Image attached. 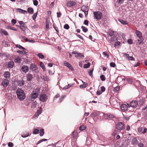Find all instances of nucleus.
Here are the masks:
<instances>
[{"instance_id": "f257e3e1", "label": "nucleus", "mask_w": 147, "mask_h": 147, "mask_svg": "<svg viewBox=\"0 0 147 147\" xmlns=\"http://www.w3.org/2000/svg\"><path fill=\"white\" fill-rule=\"evenodd\" d=\"M16 94L20 100H23L26 97L25 93L24 90L21 89H17Z\"/></svg>"}, {"instance_id": "f03ea898", "label": "nucleus", "mask_w": 147, "mask_h": 147, "mask_svg": "<svg viewBox=\"0 0 147 147\" xmlns=\"http://www.w3.org/2000/svg\"><path fill=\"white\" fill-rule=\"evenodd\" d=\"M40 92V89L39 88H37L35 89L32 93L31 96L32 98L35 99L38 96Z\"/></svg>"}, {"instance_id": "7ed1b4c3", "label": "nucleus", "mask_w": 147, "mask_h": 147, "mask_svg": "<svg viewBox=\"0 0 147 147\" xmlns=\"http://www.w3.org/2000/svg\"><path fill=\"white\" fill-rule=\"evenodd\" d=\"M130 106L129 104L127 105L125 104H122L121 106V109L124 111H128V112L132 111V109H130Z\"/></svg>"}, {"instance_id": "20e7f679", "label": "nucleus", "mask_w": 147, "mask_h": 147, "mask_svg": "<svg viewBox=\"0 0 147 147\" xmlns=\"http://www.w3.org/2000/svg\"><path fill=\"white\" fill-rule=\"evenodd\" d=\"M93 14L94 16V18L97 20L100 19L102 16V13L99 11L94 12Z\"/></svg>"}, {"instance_id": "39448f33", "label": "nucleus", "mask_w": 147, "mask_h": 147, "mask_svg": "<svg viewBox=\"0 0 147 147\" xmlns=\"http://www.w3.org/2000/svg\"><path fill=\"white\" fill-rule=\"evenodd\" d=\"M48 97L45 94H41L40 95V100L41 101L44 102L47 100Z\"/></svg>"}, {"instance_id": "423d86ee", "label": "nucleus", "mask_w": 147, "mask_h": 147, "mask_svg": "<svg viewBox=\"0 0 147 147\" xmlns=\"http://www.w3.org/2000/svg\"><path fill=\"white\" fill-rule=\"evenodd\" d=\"M124 126V124L123 123L119 122L116 125V128L118 130H121L123 129Z\"/></svg>"}, {"instance_id": "0eeeda50", "label": "nucleus", "mask_w": 147, "mask_h": 147, "mask_svg": "<svg viewBox=\"0 0 147 147\" xmlns=\"http://www.w3.org/2000/svg\"><path fill=\"white\" fill-rule=\"evenodd\" d=\"M123 56L126 59H127L129 61H134L135 59L133 57L129 56V55L128 54L126 53H123Z\"/></svg>"}, {"instance_id": "6e6552de", "label": "nucleus", "mask_w": 147, "mask_h": 147, "mask_svg": "<svg viewBox=\"0 0 147 147\" xmlns=\"http://www.w3.org/2000/svg\"><path fill=\"white\" fill-rule=\"evenodd\" d=\"M138 131L139 133L142 134H144L147 132V128L144 127H139L138 128Z\"/></svg>"}, {"instance_id": "1a4fd4ad", "label": "nucleus", "mask_w": 147, "mask_h": 147, "mask_svg": "<svg viewBox=\"0 0 147 147\" xmlns=\"http://www.w3.org/2000/svg\"><path fill=\"white\" fill-rule=\"evenodd\" d=\"M30 69L32 71H35L36 72L38 73V67L34 64H31L30 65Z\"/></svg>"}, {"instance_id": "9d476101", "label": "nucleus", "mask_w": 147, "mask_h": 147, "mask_svg": "<svg viewBox=\"0 0 147 147\" xmlns=\"http://www.w3.org/2000/svg\"><path fill=\"white\" fill-rule=\"evenodd\" d=\"M138 105V102L136 100H133L131 102L129 105L130 106V109H131V107L135 108L137 107Z\"/></svg>"}, {"instance_id": "9b49d317", "label": "nucleus", "mask_w": 147, "mask_h": 147, "mask_svg": "<svg viewBox=\"0 0 147 147\" xmlns=\"http://www.w3.org/2000/svg\"><path fill=\"white\" fill-rule=\"evenodd\" d=\"M114 33V32L112 30L109 31V39H110V40L111 41L115 40L114 38H113V36Z\"/></svg>"}, {"instance_id": "f8f14e48", "label": "nucleus", "mask_w": 147, "mask_h": 147, "mask_svg": "<svg viewBox=\"0 0 147 147\" xmlns=\"http://www.w3.org/2000/svg\"><path fill=\"white\" fill-rule=\"evenodd\" d=\"M81 10L84 13L85 16H87L88 14V8L86 6H82L81 8Z\"/></svg>"}, {"instance_id": "ddd939ff", "label": "nucleus", "mask_w": 147, "mask_h": 147, "mask_svg": "<svg viewBox=\"0 0 147 147\" xmlns=\"http://www.w3.org/2000/svg\"><path fill=\"white\" fill-rule=\"evenodd\" d=\"M9 84V81L7 79H4L1 85L4 87H6Z\"/></svg>"}, {"instance_id": "4468645a", "label": "nucleus", "mask_w": 147, "mask_h": 147, "mask_svg": "<svg viewBox=\"0 0 147 147\" xmlns=\"http://www.w3.org/2000/svg\"><path fill=\"white\" fill-rule=\"evenodd\" d=\"M76 3L75 2L71 1L68 2L66 3V5L68 7H71L75 5Z\"/></svg>"}, {"instance_id": "2eb2a0df", "label": "nucleus", "mask_w": 147, "mask_h": 147, "mask_svg": "<svg viewBox=\"0 0 147 147\" xmlns=\"http://www.w3.org/2000/svg\"><path fill=\"white\" fill-rule=\"evenodd\" d=\"M33 78V75L30 73H28L27 75V80L28 81H31Z\"/></svg>"}, {"instance_id": "dca6fc26", "label": "nucleus", "mask_w": 147, "mask_h": 147, "mask_svg": "<svg viewBox=\"0 0 147 147\" xmlns=\"http://www.w3.org/2000/svg\"><path fill=\"white\" fill-rule=\"evenodd\" d=\"M22 70L23 72L26 73L28 71L29 68L27 65H24L22 67Z\"/></svg>"}, {"instance_id": "f3484780", "label": "nucleus", "mask_w": 147, "mask_h": 147, "mask_svg": "<svg viewBox=\"0 0 147 147\" xmlns=\"http://www.w3.org/2000/svg\"><path fill=\"white\" fill-rule=\"evenodd\" d=\"M64 65H65L67 67L71 70L73 69V68L72 66L68 62L66 61H65L64 62Z\"/></svg>"}, {"instance_id": "a211bd4d", "label": "nucleus", "mask_w": 147, "mask_h": 147, "mask_svg": "<svg viewBox=\"0 0 147 147\" xmlns=\"http://www.w3.org/2000/svg\"><path fill=\"white\" fill-rule=\"evenodd\" d=\"M131 142L132 144L135 146L138 143V141L136 138H133Z\"/></svg>"}, {"instance_id": "6ab92c4d", "label": "nucleus", "mask_w": 147, "mask_h": 147, "mask_svg": "<svg viewBox=\"0 0 147 147\" xmlns=\"http://www.w3.org/2000/svg\"><path fill=\"white\" fill-rule=\"evenodd\" d=\"M136 33L137 36L140 39L142 37V33L139 31L137 30L136 31Z\"/></svg>"}, {"instance_id": "aec40b11", "label": "nucleus", "mask_w": 147, "mask_h": 147, "mask_svg": "<svg viewBox=\"0 0 147 147\" xmlns=\"http://www.w3.org/2000/svg\"><path fill=\"white\" fill-rule=\"evenodd\" d=\"M24 83V81L23 80L18 81V85L20 86H23Z\"/></svg>"}, {"instance_id": "412c9836", "label": "nucleus", "mask_w": 147, "mask_h": 147, "mask_svg": "<svg viewBox=\"0 0 147 147\" xmlns=\"http://www.w3.org/2000/svg\"><path fill=\"white\" fill-rule=\"evenodd\" d=\"M107 116L108 119H111L112 120H113L115 118V117L114 115L110 113H108L107 114Z\"/></svg>"}, {"instance_id": "4be33fe9", "label": "nucleus", "mask_w": 147, "mask_h": 147, "mask_svg": "<svg viewBox=\"0 0 147 147\" xmlns=\"http://www.w3.org/2000/svg\"><path fill=\"white\" fill-rule=\"evenodd\" d=\"M4 76L5 78H9L10 76V73L8 71L5 72L4 74Z\"/></svg>"}, {"instance_id": "5701e85b", "label": "nucleus", "mask_w": 147, "mask_h": 147, "mask_svg": "<svg viewBox=\"0 0 147 147\" xmlns=\"http://www.w3.org/2000/svg\"><path fill=\"white\" fill-rule=\"evenodd\" d=\"M14 62L13 61H11L9 62L8 66L10 68H12L14 65Z\"/></svg>"}, {"instance_id": "b1692460", "label": "nucleus", "mask_w": 147, "mask_h": 147, "mask_svg": "<svg viewBox=\"0 0 147 147\" xmlns=\"http://www.w3.org/2000/svg\"><path fill=\"white\" fill-rule=\"evenodd\" d=\"M118 20L121 23L123 24L126 25L127 24V22L126 21L122 19H119Z\"/></svg>"}, {"instance_id": "393cba45", "label": "nucleus", "mask_w": 147, "mask_h": 147, "mask_svg": "<svg viewBox=\"0 0 147 147\" xmlns=\"http://www.w3.org/2000/svg\"><path fill=\"white\" fill-rule=\"evenodd\" d=\"M17 10L19 12L22 13L24 14L25 13H27V11H26L20 8H18L17 9Z\"/></svg>"}, {"instance_id": "a878e982", "label": "nucleus", "mask_w": 147, "mask_h": 147, "mask_svg": "<svg viewBox=\"0 0 147 147\" xmlns=\"http://www.w3.org/2000/svg\"><path fill=\"white\" fill-rule=\"evenodd\" d=\"M75 56L77 58H80L82 57H83L84 56L82 54V53H77L76 54V55H75Z\"/></svg>"}, {"instance_id": "bb28decb", "label": "nucleus", "mask_w": 147, "mask_h": 147, "mask_svg": "<svg viewBox=\"0 0 147 147\" xmlns=\"http://www.w3.org/2000/svg\"><path fill=\"white\" fill-rule=\"evenodd\" d=\"M72 135L73 138L74 139H77V132L76 131H74Z\"/></svg>"}, {"instance_id": "cd10ccee", "label": "nucleus", "mask_w": 147, "mask_h": 147, "mask_svg": "<svg viewBox=\"0 0 147 147\" xmlns=\"http://www.w3.org/2000/svg\"><path fill=\"white\" fill-rule=\"evenodd\" d=\"M0 33L5 35H8V32L5 30L3 29H1L0 30Z\"/></svg>"}, {"instance_id": "c85d7f7f", "label": "nucleus", "mask_w": 147, "mask_h": 147, "mask_svg": "<svg viewBox=\"0 0 147 147\" xmlns=\"http://www.w3.org/2000/svg\"><path fill=\"white\" fill-rule=\"evenodd\" d=\"M19 27H20L21 29L23 31V33L25 34L26 33L25 30L27 28L26 27L24 26V25L21 26H19Z\"/></svg>"}, {"instance_id": "c756f323", "label": "nucleus", "mask_w": 147, "mask_h": 147, "mask_svg": "<svg viewBox=\"0 0 147 147\" xmlns=\"http://www.w3.org/2000/svg\"><path fill=\"white\" fill-rule=\"evenodd\" d=\"M28 12L30 13L33 14L34 13V10L32 8L29 7L27 9Z\"/></svg>"}, {"instance_id": "7c9ffc66", "label": "nucleus", "mask_w": 147, "mask_h": 147, "mask_svg": "<svg viewBox=\"0 0 147 147\" xmlns=\"http://www.w3.org/2000/svg\"><path fill=\"white\" fill-rule=\"evenodd\" d=\"M15 46L16 47H18L20 49H22L23 50H26V49L24 47L21 46L20 45H16Z\"/></svg>"}, {"instance_id": "2f4dec72", "label": "nucleus", "mask_w": 147, "mask_h": 147, "mask_svg": "<svg viewBox=\"0 0 147 147\" xmlns=\"http://www.w3.org/2000/svg\"><path fill=\"white\" fill-rule=\"evenodd\" d=\"M37 56L40 59H43L44 58V56L41 53H39L37 54Z\"/></svg>"}, {"instance_id": "473e14b6", "label": "nucleus", "mask_w": 147, "mask_h": 147, "mask_svg": "<svg viewBox=\"0 0 147 147\" xmlns=\"http://www.w3.org/2000/svg\"><path fill=\"white\" fill-rule=\"evenodd\" d=\"M21 58L20 57H18L17 58L15 59V61L17 63H20L21 61Z\"/></svg>"}, {"instance_id": "72a5a7b5", "label": "nucleus", "mask_w": 147, "mask_h": 147, "mask_svg": "<svg viewBox=\"0 0 147 147\" xmlns=\"http://www.w3.org/2000/svg\"><path fill=\"white\" fill-rule=\"evenodd\" d=\"M120 87L119 86H118L115 87L114 89V91L115 92H117L119 90Z\"/></svg>"}, {"instance_id": "f704fd0d", "label": "nucleus", "mask_w": 147, "mask_h": 147, "mask_svg": "<svg viewBox=\"0 0 147 147\" xmlns=\"http://www.w3.org/2000/svg\"><path fill=\"white\" fill-rule=\"evenodd\" d=\"M39 130L37 129H34L33 131V133L35 134H36L39 133Z\"/></svg>"}, {"instance_id": "c9c22d12", "label": "nucleus", "mask_w": 147, "mask_h": 147, "mask_svg": "<svg viewBox=\"0 0 147 147\" xmlns=\"http://www.w3.org/2000/svg\"><path fill=\"white\" fill-rule=\"evenodd\" d=\"M44 130L43 129H41L40 130V136H42L44 135Z\"/></svg>"}, {"instance_id": "e433bc0d", "label": "nucleus", "mask_w": 147, "mask_h": 147, "mask_svg": "<svg viewBox=\"0 0 147 147\" xmlns=\"http://www.w3.org/2000/svg\"><path fill=\"white\" fill-rule=\"evenodd\" d=\"M90 66V63H88L84 65V68H88Z\"/></svg>"}, {"instance_id": "4c0bfd02", "label": "nucleus", "mask_w": 147, "mask_h": 147, "mask_svg": "<svg viewBox=\"0 0 147 147\" xmlns=\"http://www.w3.org/2000/svg\"><path fill=\"white\" fill-rule=\"evenodd\" d=\"M7 28L9 29H11L13 30L14 31H17V29L16 28L14 27H11L10 26H8L7 27Z\"/></svg>"}, {"instance_id": "58836bf2", "label": "nucleus", "mask_w": 147, "mask_h": 147, "mask_svg": "<svg viewBox=\"0 0 147 147\" xmlns=\"http://www.w3.org/2000/svg\"><path fill=\"white\" fill-rule=\"evenodd\" d=\"M40 67H41L43 69L44 71H45V66L42 62H40Z\"/></svg>"}, {"instance_id": "ea45409f", "label": "nucleus", "mask_w": 147, "mask_h": 147, "mask_svg": "<svg viewBox=\"0 0 147 147\" xmlns=\"http://www.w3.org/2000/svg\"><path fill=\"white\" fill-rule=\"evenodd\" d=\"M86 127L84 125L81 126L79 128V129L80 131H83L86 129Z\"/></svg>"}, {"instance_id": "a19ab883", "label": "nucleus", "mask_w": 147, "mask_h": 147, "mask_svg": "<svg viewBox=\"0 0 147 147\" xmlns=\"http://www.w3.org/2000/svg\"><path fill=\"white\" fill-rule=\"evenodd\" d=\"M81 28L82 29L83 31L84 32H87L88 30V29L84 26H82Z\"/></svg>"}, {"instance_id": "79ce46f5", "label": "nucleus", "mask_w": 147, "mask_h": 147, "mask_svg": "<svg viewBox=\"0 0 147 147\" xmlns=\"http://www.w3.org/2000/svg\"><path fill=\"white\" fill-rule=\"evenodd\" d=\"M47 139H43L42 140H39L37 143V145H38L41 142H43V141H47Z\"/></svg>"}, {"instance_id": "37998d69", "label": "nucleus", "mask_w": 147, "mask_h": 147, "mask_svg": "<svg viewBox=\"0 0 147 147\" xmlns=\"http://www.w3.org/2000/svg\"><path fill=\"white\" fill-rule=\"evenodd\" d=\"M93 70V69H92L91 70H90L88 72L89 75L91 77H92L93 76L92 72Z\"/></svg>"}, {"instance_id": "c03bdc74", "label": "nucleus", "mask_w": 147, "mask_h": 147, "mask_svg": "<svg viewBox=\"0 0 147 147\" xmlns=\"http://www.w3.org/2000/svg\"><path fill=\"white\" fill-rule=\"evenodd\" d=\"M100 117V118L102 119L104 118V114L103 113H100L99 115Z\"/></svg>"}, {"instance_id": "a18cd8bd", "label": "nucleus", "mask_w": 147, "mask_h": 147, "mask_svg": "<svg viewBox=\"0 0 147 147\" xmlns=\"http://www.w3.org/2000/svg\"><path fill=\"white\" fill-rule=\"evenodd\" d=\"M42 111V108L41 107H40L39 109L36 112L40 115Z\"/></svg>"}, {"instance_id": "49530a36", "label": "nucleus", "mask_w": 147, "mask_h": 147, "mask_svg": "<svg viewBox=\"0 0 147 147\" xmlns=\"http://www.w3.org/2000/svg\"><path fill=\"white\" fill-rule=\"evenodd\" d=\"M138 144V147H144V144L141 142L138 143V144Z\"/></svg>"}, {"instance_id": "de8ad7c7", "label": "nucleus", "mask_w": 147, "mask_h": 147, "mask_svg": "<svg viewBox=\"0 0 147 147\" xmlns=\"http://www.w3.org/2000/svg\"><path fill=\"white\" fill-rule=\"evenodd\" d=\"M3 45L4 47H7L8 46V44L7 42L6 41H3L2 42Z\"/></svg>"}, {"instance_id": "09e8293b", "label": "nucleus", "mask_w": 147, "mask_h": 147, "mask_svg": "<svg viewBox=\"0 0 147 147\" xmlns=\"http://www.w3.org/2000/svg\"><path fill=\"white\" fill-rule=\"evenodd\" d=\"M100 78L102 81H104L105 80V76L104 75H101L100 76Z\"/></svg>"}, {"instance_id": "8fccbe9b", "label": "nucleus", "mask_w": 147, "mask_h": 147, "mask_svg": "<svg viewBox=\"0 0 147 147\" xmlns=\"http://www.w3.org/2000/svg\"><path fill=\"white\" fill-rule=\"evenodd\" d=\"M122 78L121 77H118L117 78V82L119 83L121 81Z\"/></svg>"}, {"instance_id": "3c124183", "label": "nucleus", "mask_w": 147, "mask_h": 147, "mask_svg": "<svg viewBox=\"0 0 147 147\" xmlns=\"http://www.w3.org/2000/svg\"><path fill=\"white\" fill-rule=\"evenodd\" d=\"M37 15V12H36V13H34L33 16L32 18L34 20H35L36 18Z\"/></svg>"}, {"instance_id": "603ef678", "label": "nucleus", "mask_w": 147, "mask_h": 147, "mask_svg": "<svg viewBox=\"0 0 147 147\" xmlns=\"http://www.w3.org/2000/svg\"><path fill=\"white\" fill-rule=\"evenodd\" d=\"M37 102H34L32 104L31 107L32 108H35L36 106Z\"/></svg>"}, {"instance_id": "864d4df0", "label": "nucleus", "mask_w": 147, "mask_h": 147, "mask_svg": "<svg viewBox=\"0 0 147 147\" xmlns=\"http://www.w3.org/2000/svg\"><path fill=\"white\" fill-rule=\"evenodd\" d=\"M103 54L104 55L106 56L107 58H108L109 57V55L107 52H103Z\"/></svg>"}, {"instance_id": "5fc2aeb1", "label": "nucleus", "mask_w": 147, "mask_h": 147, "mask_svg": "<svg viewBox=\"0 0 147 147\" xmlns=\"http://www.w3.org/2000/svg\"><path fill=\"white\" fill-rule=\"evenodd\" d=\"M29 136V134L28 133H27L26 134H23L21 136L22 137L25 138Z\"/></svg>"}, {"instance_id": "6e6d98bb", "label": "nucleus", "mask_w": 147, "mask_h": 147, "mask_svg": "<svg viewBox=\"0 0 147 147\" xmlns=\"http://www.w3.org/2000/svg\"><path fill=\"white\" fill-rule=\"evenodd\" d=\"M33 4L35 6H36L38 5V2L36 0H33Z\"/></svg>"}, {"instance_id": "4d7b16f0", "label": "nucleus", "mask_w": 147, "mask_h": 147, "mask_svg": "<svg viewBox=\"0 0 147 147\" xmlns=\"http://www.w3.org/2000/svg\"><path fill=\"white\" fill-rule=\"evenodd\" d=\"M20 38L25 40L26 42V41H27V38L24 36H21L20 37Z\"/></svg>"}, {"instance_id": "13d9d810", "label": "nucleus", "mask_w": 147, "mask_h": 147, "mask_svg": "<svg viewBox=\"0 0 147 147\" xmlns=\"http://www.w3.org/2000/svg\"><path fill=\"white\" fill-rule=\"evenodd\" d=\"M120 44V42L119 41L116 42L114 44V46L116 47Z\"/></svg>"}, {"instance_id": "bf43d9fd", "label": "nucleus", "mask_w": 147, "mask_h": 147, "mask_svg": "<svg viewBox=\"0 0 147 147\" xmlns=\"http://www.w3.org/2000/svg\"><path fill=\"white\" fill-rule=\"evenodd\" d=\"M8 145L9 147H12L13 146V144L12 142H9L8 143Z\"/></svg>"}, {"instance_id": "052dcab7", "label": "nucleus", "mask_w": 147, "mask_h": 147, "mask_svg": "<svg viewBox=\"0 0 147 147\" xmlns=\"http://www.w3.org/2000/svg\"><path fill=\"white\" fill-rule=\"evenodd\" d=\"M17 52L20 54H22L23 53H26L25 51H17Z\"/></svg>"}, {"instance_id": "680f3d73", "label": "nucleus", "mask_w": 147, "mask_h": 147, "mask_svg": "<svg viewBox=\"0 0 147 147\" xmlns=\"http://www.w3.org/2000/svg\"><path fill=\"white\" fill-rule=\"evenodd\" d=\"M64 28L66 29H68L69 28V26L68 24H66L64 25Z\"/></svg>"}, {"instance_id": "e2e57ef3", "label": "nucleus", "mask_w": 147, "mask_h": 147, "mask_svg": "<svg viewBox=\"0 0 147 147\" xmlns=\"http://www.w3.org/2000/svg\"><path fill=\"white\" fill-rule=\"evenodd\" d=\"M110 65L111 67H114L115 65V63L113 62L110 63Z\"/></svg>"}, {"instance_id": "0e129e2a", "label": "nucleus", "mask_w": 147, "mask_h": 147, "mask_svg": "<svg viewBox=\"0 0 147 147\" xmlns=\"http://www.w3.org/2000/svg\"><path fill=\"white\" fill-rule=\"evenodd\" d=\"M26 42H28L32 43H34L35 41L34 40H29L27 38V41H26Z\"/></svg>"}, {"instance_id": "69168bd1", "label": "nucleus", "mask_w": 147, "mask_h": 147, "mask_svg": "<svg viewBox=\"0 0 147 147\" xmlns=\"http://www.w3.org/2000/svg\"><path fill=\"white\" fill-rule=\"evenodd\" d=\"M2 55L3 56H5L6 57H9V55L7 53H3V54Z\"/></svg>"}, {"instance_id": "338daca9", "label": "nucleus", "mask_w": 147, "mask_h": 147, "mask_svg": "<svg viewBox=\"0 0 147 147\" xmlns=\"http://www.w3.org/2000/svg\"><path fill=\"white\" fill-rule=\"evenodd\" d=\"M11 22L14 25L16 23V21L15 19H13L11 20Z\"/></svg>"}, {"instance_id": "774afa93", "label": "nucleus", "mask_w": 147, "mask_h": 147, "mask_svg": "<svg viewBox=\"0 0 147 147\" xmlns=\"http://www.w3.org/2000/svg\"><path fill=\"white\" fill-rule=\"evenodd\" d=\"M123 0H117V2L119 4H121L123 3Z\"/></svg>"}]
</instances>
